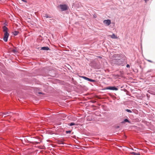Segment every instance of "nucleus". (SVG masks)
I'll return each instance as SVG.
<instances>
[{
  "label": "nucleus",
  "mask_w": 155,
  "mask_h": 155,
  "mask_svg": "<svg viewBox=\"0 0 155 155\" xmlns=\"http://www.w3.org/2000/svg\"><path fill=\"white\" fill-rule=\"evenodd\" d=\"M9 34L8 32L4 33V36L3 37V40L5 41L6 42L8 41V37Z\"/></svg>",
  "instance_id": "1"
},
{
  "label": "nucleus",
  "mask_w": 155,
  "mask_h": 155,
  "mask_svg": "<svg viewBox=\"0 0 155 155\" xmlns=\"http://www.w3.org/2000/svg\"><path fill=\"white\" fill-rule=\"evenodd\" d=\"M103 23L105 25L108 26L111 23V21L109 19L105 20L103 21Z\"/></svg>",
  "instance_id": "2"
},
{
  "label": "nucleus",
  "mask_w": 155,
  "mask_h": 155,
  "mask_svg": "<svg viewBox=\"0 0 155 155\" xmlns=\"http://www.w3.org/2000/svg\"><path fill=\"white\" fill-rule=\"evenodd\" d=\"M60 7L62 11H65L68 9V6L66 5H61Z\"/></svg>",
  "instance_id": "3"
},
{
  "label": "nucleus",
  "mask_w": 155,
  "mask_h": 155,
  "mask_svg": "<svg viewBox=\"0 0 155 155\" xmlns=\"http://www.w3.org/2000/svg\"><path fill=\"white\" fill-rule=\"evenodd\" d=\"M106 89L112 90H115L117 91L118 90V88L115 87H106Z\"/></svg>",
  "instance_id": "4"
},
{
  "label": "nucleus",
  "mask_w": 155,
  "mask_h": 155,
  "mask_svg": "<svg viewBox=\"0 0 155 155\" xmlns=\"http://www.w3.org/2000/svg\"><path fill=\"white\" fill-rule=\"evenodd\" d=\"M81 77L82 78L86 80L89 81H91V82H95L96 81L95 80H93V79H90V78H87V77H84V76H82Z\"/></svg>",
  "instance_id": "5"
},
{
  "label": "nucleus",
  "mask_w": 155,
  "mask_h": 155,
  "mask_svg": "<svg viewBox=\"0 0 155 155\" xmlns=\"http://www.w3.org/2000/svg\"><path fill=\"white\" fill-rule=\"evenodd\" d=\"M117 61L116 62L117 64L118 65H121L123 64V59L122 58H120L119 59H116Z\"/></svg>",
  "instance_id": "6"
},
{
  "label": "nucleus",
  "mask_w": 155,
  "mask_h": 155,
  "mask_svg": "<svg viewBox=\"0 0 155 155\" xmlns=\"http://www.w3.org/2000/svg\"><path fill=\"white\" fill-rule=\"evenodd\" d=\"M41 50H46L48 51L49 50V48L47 47H42L41 48Z\"/></svg>",
  "instance_id": "7"
},
{
  "label": "nucleus",
  "mask_w": 155,
  "mask_h": 155,
  "mask_svg": "<svg viewBox=\"0 0 155 155\" xmlns=\"http://www.w3.org/2000/svg\"><path fill=\"white\" fill-rule=\"evenodd\" d=\"M126 122H128L129 123H130V122L129 120L127 119H125L124 120L121 122V123L122 124H125Z\"/></svg>",
  "instance_id": "8"
},
{
  "label": "nucleus",
  "mask_w": 155,
  "mask_h": 155,
  "mask_svg": "<svg viewBox=\"0 0 155 155\" xmlns=\"http://www.w3.org/2000/svg\"><path fill=\"white\" fill-rule=\"evenodd\" d=\"M3 31L5 33L8 32V28L5 26H4L3 27Z\"/></svg>",
  "instance_id": "9"
},
{
  "label": "nucleus",
  "mask_w": 155,
  "mask_h": 155,
  "mask_svg": "<svg viewBox=\"0 0 155 155\" xmlns=\"http://www.w3.org/2000/svg\"><path fill=\"white\" fill-rule=\"evenodd\" d=\"M43 16L44 17H45L46 18H51V17L49 15L47 14H43Z\"/></svg>",
  "instance_id": "10"
},
{
  "label": "nucleus",
  "mask_w": 155,
  "mask_h": 155,
  "mask_svg": "<svg viewBox=\"0 0 155 155\" xmlns=\"http://www.w3.org/2000/svg\"><path fill=\"white\" fill-rule=\"evenodd\" d=\"M110 37L112 38L116 39L117 38V36L113 34L112 35H110Z\"/></svg>",
  "instance_id": "11"
},
{
  "label": "nucleus",
  "mask_w": 155,
  "mask_h": 155,
  "mask_svg": "<svg viewBox=\"0 0 155 155\" xmlns=\"http://www.w3.org/2000/svg\"><path fill=\"white\" fill-rule=\"evenodd\" d=\"M18 33V32L17 31H15L13 32V34L15 36L17 35Z\"/></svg>",
  "instance_id": "12"
},
{
  "label": "nucleus",
  "mask_w": 155,
  "mask_h": 155,
  "mask_svg": "<svg viewBox=\"0 0 155 155\" xmlns=\"http://www.w3.org/2000/svg\"><path fill=\"white\" fill-rule=\"evenodd\" d=\"M131 154H134V155H140V153H136L134 152H132L131 153Z\"/></svg>",
  "instance_id": "13"
},
{
  "label": "nucleus",
  "mask_w": 155,
  "mask_h": 155,
  "mask_svg": "<svg viewBox=\"0 0 155 155\" xmlns=\"http://www.w3.org/2000/svg\"><path fill=\"white\" fill-rule=\"evenodd\" d=\"M12 113L11 112H6L4 113H3V114H4V115H6L8 114H11Z\"/></svg>",
  "instance_id": "14"
},
{
  "label": "nucleus",
  "mask_w": 155,
  "mask_h": 155,
  "mask_svg": "<svg viewBox=\"0 0 155 155\" xmlns=\"http://www.w3.org/2000/svg\"><path fill=\"white\" fill-rule=\"evenodd\" d=\"M75 125V124L74 123H71L70 124V125H69L71 126L73 125Z\"/></svg>",
  "instance_id": "15"
},
{
  "label": "nucleus",
  "mask_w": 155,
  "mask_h": 155,
  "mask_svg": "<svg viewBox=\"0 0 155 155\" xmlns=\"http://www.w3.org/2000/svg\"><path fill=\"white\" fill-rule=\"evenodd\" d=\"M125 110L128 112H129V113L132 112L130 110H129V109H127Z\"/></svg>",
  "instance_id": "16"
},
{
  "label": "nucleus",
  "mask_w": 155,
  "mask_h": 155,
  "mask_svg": "<svg viewBox=\"0 0 155 155\" xmlns=\"http://www.w3.org/2000/svg\"><path fill=\"white\" fill-rule=\"evenodd\" d=\"M66 132L67 134H69L71 132V130L66 131Z\"/></svg>",
  "instance_id": "17"
},
{
  "label": "nucleus",
  "mask_w": 155,
  "mask_h": 155,
  "mask_svg": "<svg viewBox=\"0 0 155 155\" xmlns=\"http://www.w3.org/2000/svg\"><path fill=\"white\" fill-rule=\"evenodd\" d=\"M147 61H148V62H151V63H153V61H151L150 60H147Z\"/></svg>",
  "instance_id": "18"
},
{
  "label": "nucleus",
  "mask_w": 155,
  "mask_h": 155,
  "mask_svg": "<svg viewBox=\"0 0 155 155\" xmlns=\"http://www.w3.org/2000/svg\"><path fill=\"white\" fill-rule=\"evenodd\" d=\"M119 127H120L119 126H115V127L116 129L118 128H119Z\"/></svg>",
  "instance_id": "19"
},
{
  "label": "nucleus",
  "mask_w": 155,
  "mask_h": 155,
  "mask_svg": "<svg viewBox=\"0 0 155 155\" xmlns=\"http://www.w3.org/2000/svg\"><path fill=\"white\" fill-rule=\"evenodd\" d=\"M126 67H127V68H130V65L129 64H127V65Z\"/></svg>",
  "instance_id": "20"
},
{
  "label": "nucleus",
  "mask_w": 155,
  "mask_h": 155,
  "mask_svg": "<svg viewBox=\"0 0 155 155\" xmlns=\"http://www.w3.org/2000/svg\"><path fill=\"white\" fill-rule=\"evenodd\" d=\"M13 52H15L16 51L15 49H13L12 51Z\"/></svg>",
  "instance_id": "21"
},
{
  "label": "nucleus",
  "mask_w": 155,
  "mask_h": 155,
  "mask_svg": "<svg viewBox=\"0 0 155 155\" xmlns=\"http://www.w3.org/2000/svg\"><path fill=\"white\" fill-rule=\"evenodd\" d=\"M146 3L147 2H148V1H149V0H144Z\"/></svg>",
  "instance_id": "22"
},
{
  "label": "nucleus",
  "mask_w": 155,
  "mask_h": 155,
  "mask_svg": "<svg viewBox=\"0 0 155 155\" xmlns=\"http://www.w3.org/2000/svg\"><path fill=\"white\" fill-rule=\"evenodd\" d=\"M21 0L24 2H26V0Z\"/></svg>",
  "instance_id": "23"
},
{
  "label": "nucleus",
  "mask_w": 155,
  "mask_h": 155,
  "mask_svg": "<svg viewBox=\"0 0 155 155\" xmlns=\"http://www.w3.org/2000/svg\"><path fill=\"white\" fill-rule=\"evenodd\" d=\"M98 58H101V57H100V56H99V57H98Z\"/></svg>",
  "instance_id": "24"
},
{
  "label": "nucleus",
  "mask_w": 155,
  "mask_h": 155,
  "mask_svg": "<svg viewBox=\"0 0 155 155\" xmlns=\"http://www.w3.org/2000/svg\"><path fill=\"white\" fill-rule=\"evenodd\" d=\"M36 144H38V143H38V142H36Z\"/></svg>",
  "instance_id": "25"
},
{
  "label": "nucleus",
  "mask_w": 155,
  "mask_h": 155,
  "mask_svg": "<svg viewBox=\"0 0 155 155\" xmlns=\"http://www.w3.org/2000/svg\"><path fill=\"white\" fill-rule=\"evenodd\" d=\"M39 93V94H42V93H40H40Z\"/></svg>",
  "instance_id": "26"
}]
</instances>
